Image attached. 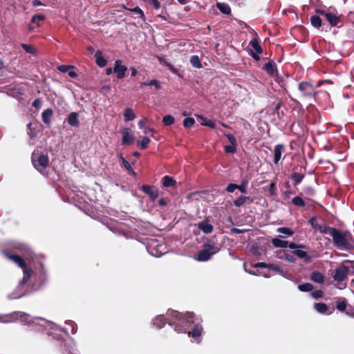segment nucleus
I'll return each instance as SVG.
<instances>
[{
  "instance_id": "obj_1",
  "label": "nucleus",
  "mask_w": 354,
  "mask_h": 354,
  "mask_svg": "<svg viewBox=\"0 0 354 354\" xmlns=\"http://www.w3.org/2000/svg\"><path fill=\"white\" fill-rule=\"evenodd\" d=\"M19 321L22 324L34 327L38 331H46L48 335L59 339L60 333H68V328H63L56 324L39 317H32L29 314L15 311L9 314H0V323L7 324Z\"/></svg>"
},
{
  "instance_id": "obj_2",
  "label": "nucleus",
  "mask_w": 354,
  "mask_h": 354,
  "mask_svg": "<svg viewBox=\"0 0 354 354\" xmlns=\"http://www.w3.org/2000/svg\"><path fill=\"white\" fill-rule=\"evenodd\" d=\"M3 254L8 259L12 261L19 267L21 268L24 272V277L22 279L19 281L15 290L8 295V299H16L25 295L27 293V291L25 289V286L30 277H33L35 281H37L39 283L38 286L45 281L46 272L42 264H41L40 268L38 271L32 272L30 269L26 267L24 259L21 257L20 254H12L6 250L3 251Z\"/></svg>"
},
{
  "instance_id": "obj_3",
  "label": "nucleus",
  "mask_w": 354,
  "mask_h": 354,
  "mask_svg": "<svg viewBox=\"0 0 354 354\" xmlns=\"http://www.w3.org/2000/svg\"><path fill=\"white\" fill-rule=\"evenodd\" d=\"M167 318L163 315H158L153 320V324L158 328H161L167 323L174 326V330L177 333H186L192 324L195 323L194 315L192 313H187L186 315H181L177 311L168 310Z\"/></svg>"
},
{
  "instance_id": "obj_4",
  "label": "nucleus",
  "mask_w": 354,
  "mask_h": 354,
  "mask_svg": "<svg viewBox=\"0 0 354 354\" xmlns=\"http://www.w3.org/2000/svg\"><path fill=\"white\" fill-rule=\"evenodd\" d=\"M330 236L333 245L342 250H351L354 248L351 234L347 232H342L336 228L330 230Z\"/></svg>"
},
{
  "instance_id": "obj_5",
  "label": "nucleus",
  "mask_w": 354,
  "mask_h": 354,
  "mask_svg": "<svg viewBox=\"0 0 354 354\" xmlns=\"http://www.w3.org/2000/svg\"><path fill=\"white\" fill-rule=\"evenodd\" d=\"M32 163L36 170L45 175L46 169L49 165V159L47 154L34 151L32 153Z\"/></svg>"
},
{
  "instance_id": "obj_6",
  "label": "nucleus",
  "mask_w": 354,
  "mask_h": 354,
  "mask_svg": "<svg viewBox=\"0 0 354 354\" xmlns=\"http://www.w3.org/2000/svg\"><path fill=\"white\" fill-rule=\"evenodd\" d=\"M219 250L220 248L214 242L209 241L204 245L203 249L198 253L196 259L198 261H207Z\"/></svg>"
},
{
  "instance_id": "obj_7",
  "label": "nucleus",
  "mask_w": 354,
  "mask_h": 354,
  "mask_svg": "<svg viewBox=\"0 0 354 354\" xmlns=\"http://www.w3.org/2000/svg\"><path fill=\"white\" fill-rule=\"evenodd\" d=\"M157 240L152 239L148 243L147 250L149 253L153 257H160L166 253L165 248L162 244H158Z\"/></svg>"
},
{
  "instance_id": "obj_8",
  "label": "nucleus",
  "mask_w": 354,
  "mask_h": 354,
  "mask_svg": "<svg viewBox=\"0 0 354 354\" xmlns=\"http://www.w3.org/2000/svg\"><path fill=\"white\" fill-rule=\"evenodd\" d=\"M299 90L305 98H313L316 94V91L313 86L308 82H301L299 84Z\"/></svg>"
},
{
  "instance_id": "obj_9",
  "label": "nucleus",
  "mask_w": 354,
  "mask_h": 354,
  "mask_svg": "<svg viewBox=\"0 0 354 354\" xmlns=\"http://www.w3.org/2000/svg\"><path fill=\"white\" fill-rule=\"evenodd\" d=\"M350 272V269L344 263L337 268L333 275L335 281L340 282L344 281Z\"/></svg>"
},
{
  "instance_id": "obj_10",
  "label": "nucleus",
  "mask_w": 354,
  "mask_h": 354,
  "mask_svg": "<svg viewBox=\"0 0 354 354\" xmlns=\"http://www.w3.org/2000/svg\"><path fill=\"white\" fill-rule=\"evenodd\" d=\"M122 142L124 145H131L135 140V136L129 128H124L121 130Z\"/></svg>"
},
{
  "instance_id": "obj_11",
  "label": "nucleus",
  "mask_w": 354,
  "mask_h": 354,
  "mask_svg": "<svg viewBox=\"0 0 354 354\" xmlns=\"http://www.w3.org/2000/svg\"><path fill=\"white\" fill-rule=\"evenodd\" d=\"M113 71L117 73L118 78L121 79L125 76L127 67L122 64L121 60L118 59L114 63Z\"/></svg>"
},
{
  "instance_id": "obj_12",
  "label": "nucleus",
  "mask_w": 354,
  "mask_h": 354,
  "mask_svg": "<svg viewBox=\"0 0 354 354\" xmlns=\"http://www.w3.org/2000/svg\"><path fill=\"white\" fill-rule=\"evenodd\" d=\"M203 327L201 325L197 324L194 325V328L191 332H188V336L194 339V342L196 343L200 342V337L202 334Z\"/></svg>"
},
{
  "instance_id": "obj_13",
  "label": "nucleus",
  "mask_w": 354,
  "mask_h": 354,
  "mask_svg": "<svg viewBox=\"0 0 354 354\" xmlns=\"http://www.w3.org/2000/svg\"><path fill=\"white\" fill-rule=\"evenodd\" d=\"M317 12L320 15L324 16L327 21L333 26H337L340 21L339 17H338L337 16L331 12H326L324 10H317Z\"/></svg>"
},
{
  "instance_id": "obj_14",
  "label": "nucleus",
  "mask_w": 354,
  "mask_h": 354,
  "mask_svg": "<svg viewBox=\"0 0 354 354\" xmlns=\"http://www.w3.org/2000/svg\"><path fill=\"white\" fill-rule=\"evenodd\" d=\"M142 191L148 194L150 198L154 201L158 197V191L153 187L149 185H142L141 187Z\"/></svg>"
},
{
  "instance_id": "obj_15",
  "label": "nucleus",
  "mask_w": 354,
  "mask_h": 354,
  "mask_svg": "<svg viewBox=\"0 0 354 354\" xmlns=\"http://www.w3.org/2000/svg\"><path fill=\"white\" fill-rule=\"evenodd\" d=\"M285 150V147L283 145H277L274 149V162L277 164L281 158L282 153Z\"/></svg>"
},
{
  "instance_id": "obj_16",
  "label": "nucleus",
  "mask_w": 354,
  "mask_h": 354,
  "mask_svg": "<svg viewBox=\"0 0 354 354\" xmlns=\"http://www.w3.org/2000/svg\"><path fill=\"white\" fill-rule=\"evenodd\" d=\"M199 230L205 234L211 233L213 231V226L207 221H203L197 224Z\"/></svg>"
},
{
  "instance_id": "obj_17",
  "label": "nucleus",
  "mask_w": 354,
  "mask_h": 354,
  "mask_svg": "<svg viewBox=\"0 0 354 354\" xmlns=\"http://www.w3.org/2000/svg\"><path fill=\"white\" fill-rule=\"evenodd\" d=\"M315 308L318 313L323 315H330L333 313V310H330L327 305L324 303H316Z\"/></svg>"
},
{
  "instance_id": "obj_18",
  "label": "nucleus",
  "mask_w": 354,
  "mask_h": 354,
  "mask_svg": "<svg viewBox=\"0 0 354 354\" xmlns=\"http://www.w3.org/2000/svg\"><path fill=\"white\" fill-rule=\"evenodd\" d=\"M250 44L252 46L254 52L257 54V55H255L254 53H252V56L255 59H259V57L258 55L261 54L262 53V48H261V46L259 45L258 41L256 39H254L250 41Z\"/></svg>"
},
{
  "instance_id": "obj_19",
  "label": "nucleus",
  "mask_w": 354,
  "mask_h": 354,
  "mask_svg": "<svg viewBox=\"0 0 354 354\" xmlns=\"http://www.w3.org/2000/svg\"><path fill=\"white\" fill-rule=\"evenodd\" d=\"M304 248H298L293 251V254L297 256L299 258L304 260L306 262H309L311 259L310 257L307 254L303 249Z\"/></svg>"
},
{
  "instance_id": "obj_20",
  "label": "nucleus",
  "mask_w": 354,
  "mask_h": 354,
  "mask_svg": "<svg viewBox=\"0 0 354 354\" xmlns=\"http://www.w3.org/2000/svg\"><path fill=\"white\" fill-rule=\"evenodd\" d=\"M313 227L317 230H318L322 234H329L330 236V230H334L335 227H328L323 224H317L313 225Z\"/></svg>"
},
{
  "instance_id": "obj_21",
  "label": "nucleus",
  "mask_w": 354,
  "mask_h": 354,
  "mask_svg": "<svg viewBox=\"0 0 354 354\" xmlns=\"http://www.w3.org/2000/svg\"><path fill=\"white\" fill-rule=\"evenodd\" d=\"M68 123L71 126L77 127L79 125L78 115L76 112L71 113L68 116Z\"/></svg>"
},
{
  "instance_id": "obj_22",
  "label": "nucleus",
  "mask_w": 354,
  "mask_h": 354,
  "mask_svg": "<svg viewBox=\"0 0 354 354\" xmlns=\"http://www.w3.org/2000/svg\"><path fill=\"white\" fill-rule=\"evenodd\" d=\"M95 62L99 66L103 67L106 65L107 62L103 57L101 51H100V50L96 51V53H95Z\"/></svg>"
},
{
  "instance_id": "obj_23",
  "label": "nucleus",
  "mask_w": 354,
  "mask_h": 354,
  "mask_svg": "<svg viewBox=\"0 0 354 354\" xmlns=\"http://www.w3.org/2000/svg\"><path fill=\"white\" fill-rule=\"evenodd\" d=\"M277 232L281 234L279 236L281 238H287L294 234V232L288 227H279L277 229Z\"/></svg>"
},
{
  "instance_id": "obj_24",
  "label": "nucleus",
  "mask_w": 354,
  "mask_h": 354,
  "mask_svg": "<svg viewBox=\"0 0 354 354\" xmlns=\"http://www.w3.org/2000/svg\"><path fill=\"white\" fill-rule=\"evenodd\" d=\"M53 112L52 109H48L44 110L41 114L43 122L46 124H49L53 116Z\"/></svg>"
},
{
  "instance_id": "obj_25",
  "label": "nucleus",
  "mask_w": 354,
  "mask_h": 354,
  "mask_svg": "<svg viewBox=\"0 0 354 354\" xmlns=\"http://www.w3.org/2000/svg\"><path fill=\"white\" fill-rule=\"evenodd\" d=\"M162 182L165 187H174L176 184V180L169 176H165L162 179Z\"/></svg>"
},
{
  "instance_id": "obj_26",
  "label": "nucleus",
  "mask_w": 354,
  "mask_h": 354,
  "mask_svg": "<svg viewBox=\"0 0 354 354\" xmlns=\"http://www.w3.org/2000/svg\"><path fill=\"white\" fill-rule=\"evenodd\" d=\"M124 8L128 10L129 11L133 12L134 15H136L134 17L135 18L139 17V18L142 19V21L145 20V14H144L143 11L139 7H136L134 8H127L124 7Z\"/></svg>"
},
{
  "instance_id": "obj_27",
  "label": "nucleus",
  "mask_w": 354,
  "mask_h": 354,
  "mask_svg": "<svg viewBox=\"0 0 354 354\" xmlns=\"http://www.w3.org/2000/svg\"><path fill=\"white\" fill-rule=\"evenodd\" d=\"M199 119L202 125L209 127L212 129H214L216 127V123L214 121L212 120H207L203 116H199Z\"/></svg>"
},
{
  "instance_id": "obj_28",
  "label": "nucleus",
  "mask_w": 354,
  "mask_h": 354,
  "mask_svg": "<svg viewBox=\"0 0 354 354\" xmlns=\"http://www.w3.org/2000/svg\"><path fill=\"white\" fill-rule=\"evenodd\" d=\"M310 279L312 281L319 283H323L324 281V275L319 272H313L311 274Z\"/></svg>"
},
{
  "instance_id": "obj_29",
  "label": "nucleus",
  "mask_w": 354,
  "mask_h": 354,
  "mask_svg": "<svg viewBox=\"0 0 354 354\" xmlns=\"http://www.w3.org/2000/svg\"><path fill=\"white\" fill-rule=\"evenodd\" d=\"M124 117L126 121H132L136 118V116L131 109L127 108L124 110Z\"/></svg>"
},
{
  "instance_id": "obj_30",
  "label": "nucleus",
  "mask_w": 354,
  "mask_h": 354,
  "mask_svg": "<svg viewBox=\"0 0 354 354\" xmlns=\"http://www.w3.org/2000/svg\"><path fill=\"white\" fill-rule=\"evenodd\" d=\"M272 243L276 248H284L288 247V241H283L280 239L274 238L272 240Z\"/></svg>"
},
{
  "instance_id": "obj_31",
  "label": "nucleus",
  "mask_w": 354,
  "mask_h": 354,
  "mask_svg": "<svg viewBox=\"0 0 354 354\" xmlns=\"http://www.w3.org/2000/svg\"><path fill=\"white\" fill-rule=\"evenodd\" d=\"M216 7L223 14L228 15L231 12V8L227 3H217Z\"/></svg>"
},
{
  "instance_id": "obj_32",
  "label": "nucleus",
  "mask_w": 354,
  "mask_h": 354,
  "mask_svg": "<svg viewBox=\"0 0 354 354\" xmlns=\"http://www.w3.org/2000/svg\"><path fill=\"white\" fill-rule=\"evenodd\" d=\"M337 308L341 312H344L346 308V300L344 298H338L337 301Z\"/></svg>"
},
{
  "instance_id": "obj_33",
  "label": "nucleus",
  "mask_w": 354,
  "mask_h": 354,
  "mask_svg": "<svg viewBox=\"0 0 354 354\" xmlns=\"http://www.w3.org/2000/svg\"><path fill=\"white\" fill-rule=\"evenodd\" d=\"M190 63L194 67L196 68H201L202 67L200 59L197 55H193L191 57Z\"/></svg>"
},
{
  "instance_id": "obj_34",
  "label": "nucleus",
  "mask_w": 354,
  "mask_h": 354,
  "mask_svg": "<svg viewBox=\"0 0 354 354\" xmlns=\"http://www.w3.org/2000/svg\"><path fill=\"white\" fill-rule=\"evenodd\" d=\"M150 142V139L147 136H144L142 140H138L137 145L140 146L142 149H145L148 147Z\"/></svg>"
},
{
  "instance_id": "obj_35",
  "label": "nucleus",
  "mask_w": 354,
  "mask_h": 354,
  "mask_svg": "<svg viewBox=\"0 0 354 354\" xmlns=\"http://www.w3.org/2000/svg\"><path fill=\"white\" fill-rule=\"evenodd\" d=\"M311 24L315 28H319L322 26V19L319 16L313 15L310 18Z\"/></svg>"
},
{
  "instance_id": "obj_36",
  "label": "nucleus",
  "mask_w": 354,
  "mask_h": 354,
  "mask_svg": "<svg viewBox=\"0 0 354 354\" xmlns=\"http://www.w3.org/2000/svg\"><path fill=\"white\" fill-rule=\"evenodd\" d=\"M21 47L27 53H30V54H32V55H35L36 53H37L36 49L32 45L26 44H21Z\"/></svg>"
},
{
  "instance_id": "obj_37",
  "label": "nucleus",
  "mask_w": 354,
  "mask_h": 354,
  "mask_svg": "<svg viewBox=\"0 0 354 354\" xmlns=\"http://www.w3.org/2000/svg\"><path fill=\"white\" fill-rule=\"evenodd\" d=\"M298 289L301 292H309L313 289V286L309 283H306L299 285Z\"/></svg>"
},
{
  "instance_id": "obj_38",
  "label": "nucleus",
  "mask_w": 354,
  "mask_h": 354,
  "mask_svg": "<svg viewBox=\"0 0 354 354\" xmlns=\"http://www.w3.org/2000/svg\"><path fill=\"white\" fill-rule=\"evenodd\" d=\"M248 199H249V197H247L245 196H241L240 197H239L236 200H235L234 201V205L236 207H239L242 206L246 202V201Z\"/></svg>"
},
{
  "instance_id": "obj_39",
  "label": "nucleus",
  "mask_w": 354,
  "mask_h": 354,
  "mask_svg": "<svg viewBox=\"0 0 354 354\" xmlns=\"http://www.w3.org/2000/svg\"><path fill=\"white\" fill-rule=\"evenodd\" d=\"M304 177V176L303 174L297 172H295L291 175V178L295 181V185L300 183L302 181Z\"/></svg>"
},
{
  "instance_id": "obj_40",
  "label": "nucleus",
  "mask_w": 354,
  "mask_h": 354,
  "mask_svg": "<svg viewBox=\"0 0 354 354\" xmlns=\"http://www.w3.org/2000/svg\"><path fill=\"white\" fill-rule=\"evenodd\" d=\"M292 203L294 205L297 207H304L305 206V202L303 200L302 198L300 196H296L292 198Z\"/></svg>"
},
{
  "instance_id": "obj_41",
  "label": "nucleus",
  "mask_w": 354,
  "mask_h": 354,
  "mask_svg": "<svg viewBox=\"0 0 354 354\" xmlns=\"http://www.w3.org/2000/svg\"><path fill=\"white\" fill-rule=\"evenodd\" d=\"M174 118L170 115H165L162 118L163 124L167 126L172 124L174 122Z\"/></svg>"
},
{
  "instance_id": "obj_42",
  "label": "nucleus",
  "mask_w": 354,
  "mask_h": 354,
  "mask_svg": "<svg viewBox=\"0 0 354 354\" xmlns=\"http://www.w3.org/2000/svg\"><path fill=\"white\" fill-rule=\"evenodd\" d=\"M265 69L269 74L274 75L275 72V66L272 63L268 62L266 64Z\"/></svg>"
},
{
  "instance_id": "obj_43",
  "label": "nucleus",
  "mask_w": 354,
  "mask_h": 354,
  "mask_svg": "<svg viewBox=\"0 0 354 354\" xmlns=\"http://www.w3.org/2000/svg\"><path fill=\"white\" fill-rule=\"evenodd\" d=\"M195 120L192 118H186L183 121V125L186 128H189L194 125Z\"/></svg>"
},
{
  "instance_id": "obj_44",
  "label": "nucleus",
  "mask_w": 354,
  "mask_h": 354,
  "mask_svg": "<svg viewBox=\"0 0 354 354\" xmlns=\"http://www.w3.org/2000/svg\"><path fill=\"white\" fill-rule=\"evenodd\" d=\"M14 248L15 249H17L19 250L20 252H21L22 253H28V250L29 249L28 248L27 246H26L24 244H21V243H17Z\"/></svg>"
},
{
  "instance_id": "obj_45",
  "label": "nucleus",
  "mask_w": 354,
  "mask_h": 354,
  "mask_svg": "<svg viewBox=\"0 0 354 354\" xmlns=\"http://www.w3.org/2000/svg\"><path fill=\"white\" fill-rule=\"evenodd\" d=\"M268 268L277 272V273H283V270L281 268L280 266L278 264L269 263L268 266Z\"/></svg>"
},
{
  "instance_id": "obj_46",
  "label": "nucleus",
  "mask_w": 354,
  "mask_h": 354,
  "mask_svg": "<svg viewBox=\"0 0 354 354\" xmlns=\"http://www.w3.org/2000/svg\"><path fill=\"white\" fill-rule=\"evenodd\" d=\"M147 86H153L156 89L160 88V83L157 80H148L147 81Z\"/></svg>"
},
{
  "instance_id": "obj_47",
  "label": "nucleus",
  "mask_w": 354,
  "mask_h": 354,
  "mask_svg": "<svg viewBox=\"0 0 354 354\" xmlns=\"http://www.w3.org/2000/svg\"><path fill=\"white\" fill-rule=\"evenodd\" d=\"M277 189L275 183H272L270 185L269 193L271 196H277Z\"/></svg>"
},
{
  "instance_id": "obj_48",
  "label": "nucleus",
  "mask_w": 354,
  "mask_h": 354,
  "mask_svg": "<svg viewBox=\"0 0 354 354\" xmlns=\"http://www.w3.org/2000/svg\"><path fill=\"white\" fill-rule=\"evenodd\" d=\"M224 135L227 137V140H229V142H230L231 145H236V140L232 134L224 133Z\"/></svg>"
},
{
  "instance_id": "obj_49",
  "label": "nucleus",
  "mask_w": 354,
  "mask_h": 354,
  "mask_svg": "<svg viewBox=\"0 0 354 354\" xmlns=\"http://www.w3.org/2000/svg\"><path fill=\"white\" fill-rule=\"evenodd\" d=\"M248 181H243L241 185H238L237 189H239L242 193L245 194L247 192Z\"/></svg>"
},
{
  "instance_id": "obj_50",
  "label": "nucleus",
  "mask_w": 354,
  "mask_h": 354,
  "mask_svg": "<svg viewBox=\"0 0 354 354\" xmlns=\"http://www.w3.org/2000/svg\"><path fill=\"white\" fill-rule=\"evenodd\" d=\"M236 145H226L225 147V151L226 153H235L236 151V147H235Z\"/></svg>"
},
{
  "instance_id": "obj_51",
  "label": "nucleus",
  "mask_w": 354,
  "mask_h": 354,
  "mask_svg": "<svg viewBox=\"0 0 354 354\" xmlns=\"http://www.w3.org/2000/svg\"><path fill=\"white\" fill-rule=\"evenodd\" d=\"M121 159L122 165L127 169V170H128L129 171H132L133 169L129 162L127 160H126L123 157H121Z\"/></svg>"
},
{
  "instance_id": "obj_52",
  "label": "nucleus",
  "mask_w": 354,
  "mask_h": 354,
  "mask_svg": "<svg viewBox=\"0 0 354 354\" xmlns=\"http://www.w3.org/2000/svg\"><path fill=\"white\" fill-rule=\"evenodd\" d=\"M323 295V292L322 290H315L311 292V296L315 299H319L322 297Z\"/></svg>"
},
{
  "instance_id": "obj_53",
  "label": "nucleus",
  "mask_w": 354,
  "mask_h": 354,
  "mask_svg": "<svg viewBox=\"0 0 354 354\" xmlns=\"http://www.w3.org/2000/svg\"><path fill=\"white\" fill-rule=\"evenodd\" d=\"M238 185L234 183H230L227 185L226 188V191L232 193L236 189H237Z\"/></svg>"
},
{
  "instance_id": "obj_54",
  "label": "nucleus",
  "mask_w": 354,
  "mask_h": 354,
  "mask_svg": "<svg viewBox=\"0 0 354 354\" xmlns=\"http://www.w3.org/2000/svg\"><path fill=\"white\" fill-rule=\"evenodd\" d=\"M70 68H72V66L68 65H60L58 66V70L60 72L66 73Z\"/></svg>"
},
{
  "instance_id": "obj_55",
  "label": "nucleus",
  "mask_w": 354,
  "mask_h": 354,
  "mask_svg": "<svg viewBox=\"0 0 354 354\" xmlns=\"http://www.w3.org/2000/svg\"><path fill=\"white\" fill-rule=\"evenodd\" d=\"M66 324H68L69 325L70 328H71V332L73 333V334H75L77 331V328L75 326V324L73 322H65Z\"/></svg>"
},
{
  "instance_id": "obj_56",
  "label": "nucleus",
  "mask_w": 354,
  "mask_h": 354,
  "mask_svg": "<svg viewBox=\"0 0 354 354\" xmlns=\"http://www.w3.org/2000/svg\"><path fill=\"white\" fill-rule=\"evenodd\" d=\"M167 66L173 73L180 75L179 71L177 68H176L172 64H167Z\"/></svg>"
},
{
  "instance_id": "obj_57",
  "label": "nucleus",
  "mask_w": 354,
  "mask_h": 354,
  "mask_svg": "<svg viewBox=\"0 0 354 354\" xmlns=\"http://www.w3.org/2000/svg\"><path fill=\"white\" fill-rule=\"evenodd\" d=\"M44 19H45V17L43 15H34L32 17L31 22L32 23H35V21H37V20L44 21Z\"/></svg>"
},
{
  "instance_id": "obj_58",
  "label": "nucleus",
  "mask_w": 354,
  "mask_h": 354,
  "mask_svg": "<svg viewBox=\"0 0 354 354\" xmlns=\"http://www.w3.org/2000/svg\"><path fill=\"white\" fill-rule=\"evenodd\" d=\"M288 247H289L291 249H293L294 250L298 248H305V246L303 245H297L294 243H290V244L288 243Z\"/></svg>"
},
{
  "instance_id": "obj_59",
  "label": "nucleus",
  "mask_w": 354,
  "mask_h": 354,
  "mask_svg": "<svg viewBox=\"0 0 354 354\" xmlns=\"http://www.w3.org/2000/svg\"><path fill=\"white\" fill-rule=\"evenodd\" d=\"M269 266V263H266L264 262H259L254 265V268H267Z\"/></svg>"
},
{
  "instance_id": "obj_60",
  "label": "nucleus",
  "mask_w": 354,
  "mask_h": 354,
  "mask_svg": "<svg viewBox=\"0 0 354 354\" xmlns=\"http://www.w3.org/2000/svg\"><path fill=\"white\" fill-rule=\"evenodd\" d=\"M33 106L37 109L40 108L41 106V101L39 99L35 100L33 102Z\"/></svg>"
},
{
  "instance_id": "obj_61",
  "label": "nucleus",
  "mask_w": 354,
  "mask_h": 354,
  "mask_svg": "<svg viewBox=\"0 0 354 354\" xmlns=\"http://www.w3.org/2000/svg\"><path fill=\"white\" fill-rule=\"evenodd\" d=\"M143 132H144L145 134H151L152 135L153 133V132H154V130H153V129H151V128H149V127H147L146 129H145L143 130Z\"/></svg>"
},
{
  "instance_id": "obj_62",
  "label": "nucleus",
  "mask_w": 354,
  "mask_h": 354,
  "mask_svg": "<svg viewBox=\"0 0 354 354\" xmlns=\"http://www.w3.org/2000/svg\"><path fill=\"white\" fill-rule=\"evenodd\" d=\"M138 126L140 129H146V126H145V121L144 120H141L138 122Z\"/></svg>"
},
{
  "instance_id": "obj_63",
  "label": "nucleus",
  "mask_w": 354,
  "mask_h": 354,
  "mask_svg": "<svg viewBox=\"0 0 354 354\" xmlns=\"http://www.w3.org/2000/svg\"><path fill=\"white\" fill-rule=\"evenodd\" d=\"M68 75L70 77L72 78H75L77 77V74L73 71H68Z\"/></svg>"
},
{
  "instance_id": "obj_64",
  "label": "nucleus",
  "mask_w": 354,
  "mask_h": 354,
  "mask_svg": "<svg viewBox=\"0 0 354 354\" xmlns=\"http://www.w3.org/2000/svg\"><path fill=\"white\" fill-rule=\"evenodd\" d=\"M232 232V233H234V234H241L243 232V230H240V229H238V228H232L231 230Z\"/></svg>"
}]
</instances>
